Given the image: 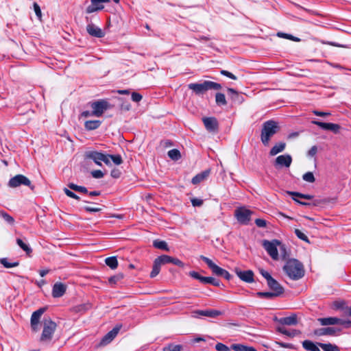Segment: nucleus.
<instances>
[{"mask_svg": "<svg viewBox=\"0 0 351 351\" xmlns=\"http://www.w3.org/2000/svg\"><path fill=\"white\" fill-rule=\"evenodd\" d=\"M342 313L343 315L351 317V306L346 305Z\"/></svg>", "mask_w": 351, "mask_h": 351, "instance_id": "nucleus-62", "label": "nucleus"}, {"mask_svg": "<svg viewBox=\"0 0 351 351\" xmlns=\"http://www.w3.org/2000/svg\"><path fill=\"white\" fill-rule=\"evenodd\" d=\"M91 108L93 109L91 114L99 117L103 114L105 110L110 108V104L107 101L100 99L92 103Z\"/></svg>", "mask_w": 351, "mask_h": 351, "instance_id": "nucleus-7", "label": "nucleus"}, {"mask_svg": "<svg viewBox=\"0 0 351 351\" xmlns=\"http://www.w3.org/2000/svg\"><path fill=\"white\" fill-rule=\"evenodd\" d=\"M158 257L160 258V262L162 263V265H165L167 263H172V264L177 265L178 267H183L184 266V264L177 258H173V257L168 256V255H162Z\"/></svg>", "mask_w": 351, "mask_h": 351, "instance_id": "nucleus-20", "label": "nucleus"}, {"mask_svg": "<svg viewBox=\"0 0 351 351\" xmlns=\"http://www.w3.org/2000/svg\"><path fill=\"white\" fill-rule=\"evenodd\" d=\"M317 321L320 323L322 326H330L335 325L336 317H324V318H318Z\"/></svg>", "mask_w": 351, "mask_h": 351, "instance_id": "nucleus-30", "label": "nucleus"}, {"mask_svg": "<svg viewBox=\"0 0 351 351\" xmlns=\"http://www.w3.org/2000/svg\"><path fill=\"white\" fill-rule=\"evenodd\" d=\"M143 97L141 94L133 92L132 93V99L133 101L139 102L142 99Z\"/></svg>", "mask_w": 351, "mask_h": 351, "instance_id": "nucleus-58", "label": "nucleus"}, {"mask_svg": "<svg viewBox=\"0 0 351 351\" xmlns=\"http://www.w3.org/2000/svg\"><path fill=\"white\" fill-rule=\"evenodd\" d=\"M292 162L290 155H280L275 160L276 168L279 169L283 167H289Z\"/></svg>", "mask_w": 351, "mask_h": 351, "instance_id": "nucleus-13", "label": "nucleus"}, {"mask_svg": "<svg viewBox=\"0 0 351 351\" xmlns=\"http://www.w3.org/2000/svg\"><path fill=\"white\" fill-rule=\"evenodd\" d=\"M215 349L217 351H230V348L222 343H217L215 346Z\"/></svg>", "mask_w": 351, "mask_h": 351, "instance_id": "nucleus-54", "label": "nucleus"}, {"mask_svg": "<svg viewBox=\"0 0 351 351\" xmlns=\"http://www.w3.org/2000/svg\"><path fill=\"white\" fill-rule=\"evenodd\" d=\"M66 289V287L65 285L61 282H56L53 287L52 290V295L54 298H60L62 296Z\"/></svg>", "mask_w": 351, "mask_h": 351, "instance_id": "nucleus-21", "label": "nucleus"}, {"mask_svg": "<svg viewBox=\"0 0 351 351\" xmlns=\"http://www.w3.org/2000/svg\"><path fill=\"white\" fill-rule=\"evenodd\" d=\"M280 128L278 122L269 120L263 123L261 134V139L265 146L269 145L270 138L280 130Z\"/></svg>", "mask_w": 351, "mask_h": 351, "instance_id": "nucleus-2", "label": "nucleus"}, {"mask_svg": "<svg viewBox=\"0 0 351 351\" xmlns=\"http://www.w3.org/2000/svg\"><path fill=\"white\" fill-rule=\"evenodd\" d=\"M336 331H340V329H336L332 327L322 328L315 330L314 334L317 336H332L335 334Z\"/></svg>", "mask_w": 351, "mask_h": 351, "instance_id": "nucleus-23", "label": "nucleus"}, {"mask_svg": "<svg viewBox=\"0 0 351 351\" xmlns=\"http://www.w3.org/2000/svg\"><path fill=\"white\" fill-rule=\"evenodd\" d=\"M105 263L112 269H116L118 266V261L115 256L106 258Z\"/></svg>", "mask_w": 351, "mask_h": 351, "instance_id": "nucleus-34", "label": "nucleus"}, {"mask_svg": "<svg viewBox=\"0 0 351 351\" xmlns=\"http://www.w3.org/2000/svg\"><path fill=\"white\" fill-rule=\"evenodd\" d=\"M189 88L197 95L204 94L209 90H218L221 89L220 84L212 81H204L202 83H191L188 85Z\"/></svg>", "mask_w": 351, "mask_h": 351, "instance_id": "nucleus-3", "label": "nucleus"}, {"mask_svg": "<svg viewBox=\"0 0 351 351\" xmlns=\"http://www.w3.org/2000/svg\"><path fill=\"white\" fill-rule=\"evenodd\" d=\"M215 101H216V104L219 106H226L227 104L225 95L223 93H216Z\"/></svg>", "mask_w": 351, "mask_h": 351, "instance_id": "nucleus-35", "label": "nucleus"}, {"mask_svg": "<svg viewBox=\"0 0 351 351\" xmlns=\"http://www.w3.org/2000/svg\"><path fill=\"white\" fill-rule=\"evenodd\" d=\"M56 324L50 318H45L43 321V330L40 341L43 343H49L53 338V335L56 329Z\"/></svg>", "mask_w": 351, "mask_h": 351, "instance_id": "nucleus-4", "label": "nucleus"}, {"mask_svg": "<svg viewBox=\"0 0 351 351\" xmlns=\"http://www.w3.org/2000/svg\"><path fill=\"white\" fill-rule=\"evenodd\" d=\"M210 174V169H206L205 171L197 174L192 178L191 182L193 184H198L200 182L206 180Z\"/></svg>", "mask_w": 351, "mask_h": 351, "instance_id": "nucleus-24", "label": "nucleus"}, {"mask_svg": "<svg viewBox=\"0 0 351 351\" xmlns=\"http://www.w3.org/2000/svg\"><path fill=\"white\" fill-rule=\"evenodd\" d=\"M162 263L160 262L159 257L156 258L154 261L153 268L150 273V277H156L160 271V266Z\"/></svg>", "mask_w": 351, "mask_h": 351, "instance_id": "nucleus-27", "label": "nucleus"}, {"mask_svg": "<svg viewBox=\"0 0 351 351\" xmlns=\"http://www.w3.org/2000/svg\"><path fill=\"white\" fill-rule=\"evenodd\" d=\"M101 161L107 165H111V162L106 155H86L84 163L86 165H90L92 162H94L96 165L101 166Z\"/></svg>", "mask_w": 351, "mask_h": 351, "instance_id": "nucleus-9", "label": "nucleus"}, {"mask_svg": "<svg viewBox=\"0 0 351 351\" xmlns=\"http://www.w3.org/2000/svg\"><path fill=\"white\" fill-rule=\"evenodd\" d=\"M191 203L193 206H201L203 204V200L201 199L193 198L191 199Z\"/></svg>", "mask_w": 351, "mask_h": 351, "instance_id": "nucleus-61", "label": "nucleus"}, {"mask_svg": "<svg viewBox=\"0 0 351 351\" xmlns=\"http://www.w3.org/2000/svg\"><path fill=\"white\" fill-rule=\"evenodd\" d=\"M86 31L89 35L95 38H101L105 36V32L92 23L87 25Z\"/></svg>", "mask_w": 351, "mask_h": 351, "instance_id": "nucleus-14", "label": "nucleus"}, {"mask_svg": "<svg viewBox=\"0 0 351 351\" xmlns=\"http://www.w3.org/2000/svg\"><path fill=\"white\" fill-rule=\"evenodd\" d=\"M277 330H278V332H279L283 335H285L288 337H295L298 335H300L301 333V332L300 330H292L289 331L284 327H278Z\"/></svg>", "mask_w": 351, "mask_h": 351, "instance_id": "nucleus-29", "label": "nucleus"}, {"mask_svg": "<svg viewBox=\"0 0 351 351\" xmlns=\"http://www.w3.org/2000/svg\"><path fill=\"white\" fill-rule=\"evenodd\" d=\"M16 243L23 250L26 252L27 255H29L32 252L31 247L25 243L21 239H16Z\"/></svg>", "mask_w": 351, "mask_h": 351, "instance_id": "nucleus-38", "label": "nucleus"}, {"mask_svg": "<svg viewBox=\"0 0 351 351\" xmlns=\"http://www.w3.org/2000/svg\"><path fill=\"white\" fill-rule=\"evenodd\" d=\"M220 276L223 277L225 279H226L228 280H231L232 278V276L230 275V273L228 271H226V269H224L223 274Z\"/></svg>", "mask_w": 351, "mask_h": 351, "instance_id": "nucleus-63", "label": "nucleus"}, {"mask_svg": "<svg viewBox=\"0 0 351 351\" xmlns=\"http://www.w3.org/2000/svg\"><path fill=\"white\" fill-rule=\"evenodd\" d=\"M319 343H315L310 340H305L302 342L303 348L308 351H320Z\"/></svg>", "mask_w": 351, "mask_h": 351, "instance_id": "nucleus-26", "label": "nucleus"}, {"mask_svg": "<svg viewBox=\"0 0 351 351\" xmlns=\"http://www.w3.org/2000/svg\"><path fill=\"white\" fill-rule=\"evenodd\" d=\"M318 345L323 349L324 351H340L339 348L337 346L330 343H319Z\"/></svg>", "mask_w": 351, "mask_h": 351, "instance_id": "nucleus-32", "label": "nucleus"}, {"mask_svg": "<svg viewBox=\"0 0 351 351\" xmlns=\"http://www.w3.org/2000/svg\"><path fill=\"white\" fill-rule=\"evenodd\" d=\"M336 320L337 321L335 322V325L336 324L341 325L345 328H351V320L350 319H340V318L336 317Z\"/></svg>", "mask_w": 351, "mask_h": 351, "instance_id": "nucleus-39", "label": "nucleus"}, {"mask_svg": "<svg viewBox=\"0 0 351 351\" xmlns=\"http://www.w3.org/2000/svg\"><path fill=\"white\" fill-rule=\"evenodd\" d=\"M346 305H347V302L345 300H339L334 301L332 302L331 306L334 310H336V311L339 310V311H341L343 312V311L346 308Z\"/></svg>", "mask_w": 351, "mask_h": 351, "instance_id": "nucleus-31", "label": "nucleus"}, {"mask_svg": "<svg viewBox=\"0 0 351 351\" xmlns=\"http://www.w3.org/2000/svg\"><path fill=\"white\" fill-rule=\"evenodd\" d=\"M21 185H25L34 190V186L31 185V181L25 176L19 174L12 178L8 182V186L11 188H16Z\"/></svg>", "mask_w": 351, "mask_h": 351, "instance_id": "nucleus-8", "label": "nucleus"}, {"mask_svg": "<svg viewBox=\"0 0 351 351\" xmlns=\"http://www.w3.org/2000/svg\"><path fill=\"white\" fill-rule=\"evenodd\" d=\"M123 274L121 273L117 274L113 276H111L108 279V282L110 285H116L117 282L121 280L123 278Z\"/></svg>", "mask_w": 351, "mask_h": 351, "instance_id": "nucleus-41", "label": "nucleus"}, {"mask_svg": "<svg viewBox=\"0 0 351 351\" xmlns=\"http://www.w3.org/2000/svg\"><path fill=\"white\" fill-rule=\"evenodd\" d=\"M289 195H291L293 197H297L303 198L305 199H311L313 198V196L308 194H302L298 192H288Z\"/></svg>", "mask_w": 351, "mask_h": 351, "instance_id": "nucleus-45", "label": "nucleus"}, {"mask_svg": "<svg viewBox=\"0 0 351 351\" xmlns=\"http://www.w3.org/2000/svg\"><path fill=\"white\" fill-rule=\"evenodd\" d=\"M295 234L300 239H301L308 243H310L307 236L304 233H303L301 230H300L299 229L295 230Z\"/></svg>", "mask_w": 351, "mask_h": 351, "instance_id": "nucleus-49", "label": "nucleus"}, {"mask_svg": "<svg viewBox=\"0 0 351 351\" xmlns=\"http://www.w3.org/2000/svg\"><path fill=\"white\" fill-rule=\"evenodd\" d=\"M280 324L287 326H295L298 324V317L295 314H292L289 317H282L280 319L276 318Z\"/></svg>", "mask_w": 351, "mask_h": 351, "instance_id": "nucleus-22", "label": "nucleus"}, {"mask_svg": "<svg viewBox=\"0 0 351 351\" xmlns=\"http://www.w3.org/2000/svg\"><path fill=\"white\" fill-rule=\"evenodd\" d=\"M189 275L195 278V279H197L198 280H199L200 282H202V284H204V279H205V277L204 276H201L198 272L197 271H191L189 273Z\"/></svg>", "mask_w": 351, "mask_h": 351, "instance_id": "nucleus-50", "label": "nucleus"}, {"mask_svg": "<svg viewBox=\"0 0 351 351\" xmlns=\"http://www.w3.org/2000/svg\"><path fill=\"white\" fill-rule=\"evenodd\" d=\"M199 258L206 263L208 267L212 270L214 274L220 276L223 274L224 269H222L217 266L210 258L203 255H201Z\"/></svg>", "mask_w": 351, "mask_h": 351, "instance_id": "nucleus-16", "label": "nucleus"}, {"mask_svg": "<svg viewBox=\"0 0 351 351\" xmlns=\"http://www.w3.org/2000/svg\"><path fill=\"white\" fill-rule=\"evenodd\" d=\"M110 175L114 178H119L121 175V171L119 169L114 168L111 171Z\"/></svg>", "mask_w": 351, "mask_h": 351, "instance_id": "nucleus-59", "label": "nucleus"}, {"mask_svg": "<svg viewBox=\"0 0 351 351\" xmlns=\"http://www.w3.org/2000/svg\"><path fill=\"white\" fill-rule=\"evenodd\" d=\"M313 113L315 115L319 116V117H326V116H328L330 114V112H322V111H318V110H314Z\"/></svg>", "mask_w": 351, "mask_h": 351, "instance_id": "nucleus-64", "label": "nucleus"}, {"mask_svg": "<svg viewBox=\"0 0 351 351\" xmlns=\"http://www.w3.org/2000/svg\"><path fill=\"white\" fill-rule=\"evenodd\" d=\"M278 36L279 37H281V38H288V39H290L291 40H294V41H299L300 39L298 38H295L292 35H290V34H285V33H282V32H278L277 34Z\"/></svg>", "mask_w": 351, "mask_h": 351, "instance_id": "nucleus-52", "label": "nucleus"}, {"mask_svg": "<svg viewBox=\"0 0 351 351\" xmlns=\"http://www.w3.org/2000/svg\"><path fill=\"white\" fill-rule=\"evenodd\" d=\"M202 121L207 130L210 132L217 130L218 122L215 117H204Z\"/></svg>", "mask_w": 351, "mask_h": 351, "instance_id": "nucleus-19", "label": "nucleus"}, {"mask_svg": "<svg viewBox=\"0 0 351 351\" xmlns=\"http://www.w3.org/2000/svg\"><path fill=\"white\" fill-rule=\"evenodd\" d=\"M0 263L6 268H11V267H16L19 265V262H14V263L8 262V260L6 258H1Z\"/></svg>", "mask_w": 351, "mask_h": 351, "instance_id": "nucleus-42", "label": "nucleus"}, {"mask_svg": "<svg viewBox=\"0 0 351 351\" xmlns=\"http://www.w3.org/2000/svg\"><path fill=\"white\" fill-rule=\"evenodd\" d=\"M34 5V12H35V14L37 16V17L39 19H41V17H42V12H41V10H40V6L38 5V4L36 2L34 3L33 4Z\"/></svg>", "mask_w": 351, "mask_h": 351, "instance_id": "nucleus-55", "label": "nucleus"}, {"mask_svg": "<svg viewBox=\"0 0 351 351\" xmlns=\"http://www.w3.org/2000/svg\"><path fill=\"white\" fill-rule=\"evenodd\" d=\"M286 146L285 143H279L276 144L270 150L269 154H276L281 152H282Z\"/></svg>", "mask_w": 351, "mask_h": 351, "instance_id": "nucleus-36", "label": "nucleus"}, {"mask_svg": "<svg viewBox=\"0 0 351 351\" xmlns=\"http://www.w3.org/2000/svg\"><path fill=\"white\" fill-rule=\"evenodd\" d=\"M259 271L260 274L266 279L267 286L272 292L277 294L278 296L281 295L284 293L285 289L282 286H281V285L276 281L268 271L263 269H260Z\"/></svg>", "mask_w": 351, "mask_h": 351, "instance_id": "nucleus-5", "label": "nucleus"}, {"mask_svg": "<svg viewBox=\"0 0 351 351\" xmlns=\"http://www.w3.org/2000/svg\"><path fill=\"white\" fill-rule=\"evenodd\" d=\"M257 295L260 298H265L267 299L273 298L275 297H278L277 294L274 293V292H258Z\"/></svg>", "mask_w": 351, "mask_h": 351, "instance_id": "nucleus-46", "label": "nucleus"}, {"mask_svg": "<svg viewBox=\"0 0 351 351\" xmlns=\"http://www.w3.org/2000/svg\"><path fill=\"white\" fill-rule=\"evenodd\" d=\"M252 212L248 209L240 208L235 210L234 215L238 221L242 224H247L250 221Z\"/></svg>", "mask_w": 351, "mask_h": 351, "instance_id": "nucleus-10", "label": "nucleus"}, {"mask_svg": "<svg viewBox=\"0 0 351 351\" xmlns=\"http://www.w3.org/2000/svg\"><path fill=\"white\" fill-rule=\"evenodd\" d=\"M302 178L304 180L310 183H313L315 180L313 173L312 172H307L304 173Z\"/></svg>", "mask_w": 351, "mask_h": 351, "instance_id": "nucleus-51", "label": "nucleus"}, {"mask_svg": "<svg viewBox=\"0 0 351 351\" xmlns=\"http://www.w3.org/2000/svg\"><path fill=\"white\" fill-rule=\"evenodd\" d=\"M64 191L65 193V194L69 196V197H71V198H73V199H75L77 200H79L80 199V197L77 196V195H75L73 192H72L71 191L69 190L68 189L66 188H64Z\"/></svg>", "mask_w": 351, "mask_h": 351, "instance_id": "nucleus-56", "label": "nucleus"}, {"mask_svg": "<svg viewBox=\"0 0 351 351\" xmlns=\"http://www.w3.org/2000/svg\"><path fill=\"white\" fill-rule=\"evenodd\" d=\"M121 326H115L112 330L108 332L101 339V345H106L111 342L115 337L119 333V331L121 329Z\"/></svg>", "mask_w": 351, "mask_h": 351, "instance_id": "nucleus-17", "label": "nucleus"}, {"mask_svg": "<svg viewBox=\"0 0 351 351\" xmlns=\"http://www.w3.org/2000/svg\"><path fill=\"white\" fill-rule=\"evenodd\" d=\"M0 216L5 221H6L8 223H9L10 224H12L14 223V218L12 216H10L9 214H8L7 213H5L4 211H2V210L0 211Z\"/></svg>", "mask_w": 351, "mask_h": 351, "instance_id": "nucleus-48", "label": "nucleus"}, {"mask_svg": "<svg viewBox=\"0 0 351 351\" xmlns=\"http://www.w3.org/2000/svg\"><path fill=\"white\" fill-rule=\"evenodd\" d=\"M234 272L237 276L243 282L252 283L254 282V272L252 270L242 271L239 268H235Z\"/></svg>", "mask_w": 351, "mask_h": 351, "instance_id": "nucleus-11", "label": "nucleus"}, {"mask_svg": "<svg viewBox=\"0 0 351 351\" xmlns=\"http://www.w3.org/2000/svg\"><path fill=\"white\" fill-rule=\"evenodd\" d=\"M204 284H210L215 287H219L220 286V281L219 280L215 279L213 277H205V279H204Z\"/></svg>", "mask_w": 351, "mask_h": 351, "instance_id": "nucleus-43", "label": "nucleus"}, {"mask_svg": "<svg viewBox=\"0 0 351 351\" xmlns=\"http://www.w3.org/2000/svg\"><path fill=\"white\" fill-rule=\"evenodd\" d=\"M45 310L46 308H40L32 313L31 317V326L34 331H36L38 330V325L40 322V317Z\"/></svg>", "mask_w": 351, "mask_h": 351, "instance_id": "nucleus-15", "label": "nucleus"}, {"mask_svg": "<svg viewBox=\"0 0 351 351\" xmlns=\"http://www.w3.org/2000/svg\"><path fill=\"white\" fill-rule=\"evenodd\" d=\"M312 123L319 126L324 130L332 131L335 134L338 133L340 129V125L336 123H324L319 121H312Z\"/></svg>", "mask_w": 351, "mask_h": 351, "instance_id": "nucleus-12", "label": "nucleus"}, {"mask_svg": "<svg viewBox=\"0 0 351 351\" xmlns=\"http://www.w3.org/2000/svg\"><path fill=\"white\" fill-rule=\"evenodd\" d=\"M221 74L223 75H225L232 80H236L237 79V77L234 75L232 74V73L228 71H226V70H221L220 71Z\"/></svg>", "mask_w": 351, "mask_h": 351, "instance_id": "nucleus-57", "label": "nucleus"}, {"mask_svg": "<svg viewBox=\"0 0 351 351\" xmlns=\"http://www.w3.org/2000/svg\"><path fill=\"white\" fill-rule=\"evenodd\" d=\"M101 123V122L99 120L86 121L84 123V127L87 130H93L97 129L100 126Z\"/></svg>", "mask_w": 351, "mask_h": 351, "instance_id": "nucleus-28", "label": "nucleus"}, {"mask_svg": "<svg viewBox=\"0 0 351 351\" xmlns=\"http://www.w3.org/2000/svg\"><path fill=\"white\" fill-rule=\"evenodd\" d=\"M108 0H91V4L86 8V12L90 14L104 8L103 3Z\"/></svg>", "mask_w": 351, "mask_h": 351, "instance_id": "nucleus-18", "label": "nucleus"}, {"mask_svg": "<svg viewBox=\"0 0 351 351\" xmlns=\"http://www.w3.org/2000/svg\"><path fill=\"white\" fill-rule=\"evenodd\" d=\"M68 186L73 190V191H77V192H81V193H88V190L86 187L84 186H78L77 184H75L73 183H70L69 184Z\"/></svg>", "mask_w": 351, "mask_h": 351, "instance_id": "nucleus-40", "label": "nucleus"}, {"mask_svg": "<svg viewBox=\"0 0 351 351\" xmlns=\"http://www.w3.org/2000/svg\"><path fill=\"white\" fill-rule=\"evenodd\" d=\"M94 178L99 179L104 176V173L101 170H94L90 172Z\"/></svg>", "mask_w": 351, "mask_h": 351, "instance_id": "nucleus-53", "label": "nucleus"}, {"mask_svg": "<svg viewBox=\"0 0 351 351\" xmlns=\"http://www.w3.org/2000/svg\"><path fill=\"white\" fill-rule=\"evenodd\" d=\"M153 245L158 249L169 251L167 243L164 241L155 240L153 243Z\"/></svg>", "mask_w": 351, "mask_h": 351, "instance_id": "nucleus-37", "label": "nucleus"}, {"mask_svg": "<svg viewBox=\"0 0 351 351\" xmlns=\"http://www.w3.org/2000/svg\"><path fill=\"white\" fill-rule=\"evenodd\" d=\"M280 245V242L277 239H274L271 241L267 240H264L263 241V247L274 260L278 259L277 246Z\"/></svg>", "mask_w": 351, "mask_h": 351, "instance_id": "nucleus-6", "label": "nucleus"}, {"mask_svg": "<svg viewBox=\"0 0 351 351\" xmlns=\"http://www.w3.org/2000/svg\"><path fill=\"white\" fill-rule=\"evenodd\" d=\"M283 270L293 280H298L304 275L303 265L296 259L289 260L283 267Z\"/></svg>", "mask_w": 351, "mask_h": 351, "instance_id": "nucleus-1", "label": "nucleus"}, {"mask_svg": "<svg viewBox=\"0 0 351 351\" xmlns=\"http://www.w3.org/2000/svg\"><path fill=\"white\" fill-rule=\"evenodd\" d=\"M255 223L258 227L260 228H265L267 225L266 221L262 219H256L255 220Z\"/></svg>", "mask_w": 351, "mask_h": 351, "instance_id": "nucleus-60", "label": "nucleus"}, {"mask_svg": "<svg viewBox=\"0 0 351 351\" xmlns=\"http://www.w3.org/2000/svg\"><path fill=\"white\" fill-rule=\"evenodd\" d=\"M182 346L181 345L169 344L163 348V351H181Z\"/></svg>", "mask_w": 351, "mask_h": 351, "instance_id": "nucleus-44", "label": "nucleus"}, {"mask_svg": "<svg viewBox=\"0 0 351 351\" xmlns=\"http://www.w3.org/2000/svg\"><path fill=\"white\" fill-rule=\"evenodd\" d=\"M193 313L197 315H202V316H206L209 317H216L217 316L221 315L222 312L218 310H206V311H202V310H197L193 312Z\"/></svg>", "mask_w": 351, "mask_h": 351, "instance_id": "nucleus-25", "label": "nucleus"}, {"mask_svg": "<svg viewBox=\"0 0 351 351\" xmlns=\"http://www.w3.org/2000/svg\"><path fill=\"white\" fill-rule=\"evenodd\" d=\"M107 157L109 158V160H112V162L117 165H121L123 162V160L120 155H106Z\"/></svg>", "mask_w": 351, "mask_h": 351, "instance_id": "nucleus-47", "label": "nucleus"}, {"mask_svg": "<svg viewBox=\"0 0 351 351\" xmlns=\"http://www.w3.org/2000/svg\"><path fill=\"white\" fill-rule=\"evenodd\" d=\"M231 348L234 351H256L253 347H249L242 344H232Z\"/></svg>", "mask_w": 351, "mask_h": 351, "instance_id": "nucleus-33", "label": "nucleus"}]
</instances>
